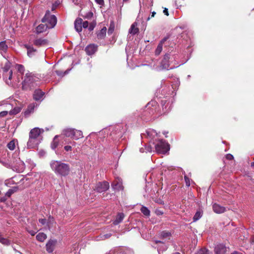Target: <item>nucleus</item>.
I'll return each instance as SVG.
<instances>
[{
	"label": "nucleus",
	"instance_id": "obj_39",
	"mask_svg": "<svg viewBox=\"0 0 254 254\" xmlns=\"http://www.w3.org/2000/svg\"><path fill=\"white\" fill-rule=\"evenodd\" d=\"M161 236L163 238H168L171 236V233L167 232H163L161 234Z\"/></svg>",
	"mask_w": 254,
	"mask_h": 254
},
{
	"label": "nucleus",
	"instance_id": "obj_8",
	"mask_svg": "<svg viewBox=\"0 0 254 254\" xmlns=\"http://www.w3.org/2000/svg\"><path fill=\"white\" fill-rule=\"evenodd\" d=\"M33 44L35 46L37 47H44L46 46L49 44V41L47 39L43 38L36 39L33 41Z\"/></svg>",
	"mask_w": 254,
	"mask_h": 254
},
{
	"label": "nucleus",
	"instance_id": "obj_20",
	"mask_svg": "<svg viewBox=\"0 0 254 254\" xmlns=\"http://www.w3.org/2000/svg\"><path fill=\"white\" fill-rule=\"evenodd\" d=\"M48 27L45 24H41L39 25L36 29L37 33H41L47 30Z\"/></svg>",
	"mask_w": 254,
	"mask_h": 254
},
{
	"label": "nucleus",
	"instance_id": "obj_59",
	"mask_svg": "<svg viewBox=\"0 0 254 254\" xmlns=\"http://www.w3.org/2000/svg\"><path fill=\"white\" fill-rule=\"evenodd\" d=\"M252 241L253 242H254V235L253 236V237H252Z\"/></svg>",
	"mask_w": 254,
	"mask_h": 254
},
{
	"label": "nucleus",
	"instance_id": "obj_25",
	"mask_svg": "<svg viewBox=\"0 0 254 254\" xmlns=\"http://www.w3.org/2000/svg\"><path fill=\"white\" fill-rule=\"evenodd\" d=\"M18 190V187L17 186H15L12 187V188L8 190L6 192L5 196L7 197H10L11 195L16 192Z\"/></svg>",
	"mask_w": 254,
	"mask_h": 254
},
{
	"label": "nucleus",
	"instance_id": "obj_43",
	"mask_svg": "<svg viewBox=\"0 0 254 254\" xmlns=\"http://www.w3.org/2000/svg\"><path fill=\"white\" fill-rule=\"evenodd\" d=\"M18 4L21 5L25 4L27 0H14Z\"/></svg>",
	"mask_w": 254,
	"mask_h": 254
},
{
	"label": "nucleus",
	"instance_id": "obj_29",
	"mask_svg": "<svg viewBox=\"0 0 254 254\" xmlns=\"http://www.w3.org/2000/svg\"><path fill=\"white\" fill-rule=\"evenodd\" d=\"M10 64H11L9 63V62L7 61L4 67H3V76H6V74L7 73V72L8 71L10 67Z\"/></svg>",
	"mask_w": 254,
	"mask_h": 254
},
{
	"label": "nucleus",
	"instance_id": "obj_22",
	"mask_svg": "<svg viewBox=\"0 0 254 254\" xmlns=\"http://www.w3.org/2000/svg\"><path fill=\"white\" fill-rule=\"evenodd\" d=\"M107 28L104 27L101 30L97 33V38L98 39H103L106 35Z\"/></svg>",
	"mask_w": 254,
	"mask_h": 254
},
{
	"label": "nucleus",
	"instance_id": "obj_46",
	"mask_svg": "<svg viewBox=\"0 0 254 254\" xmlns=\"http://www.w3.org/2000/svg\"><path fill=\"white\" fill-rule=\"evenodd\" d=\"M64 149L66 151H71L72 147L69 145H66L64 147Z\"/></svg>",
	"mask_w": 254,
	"mask_h": 254
},
{
	"label": "nucleus",
	"instance_id": "obj_50",
	"mask_svg": "<svg viewBox=\"0 0 254 254\" xmlns=\"http://www.w3.org/2000/svg\"><path fill=\"white\" fill-rule=\"evenodd\" d=\"M163 13L166 16H169V14L168 8H165L163 10Z\"/></svg>",
	"mask_w": 254,
	"mask_h": 254
},
{
	"label": "nucleus",
	"instance_id": "obj_4",
	"mask_svg": "<svg viewBox=\"0 0 254 254\" xmlns=\"http://www.w3.org/2000/svg\"><path fill=\"white\" fill-rule=\"evenodd\" d=\"M42 22L48 27V29H50L55 26L57 20L56 16L51 14L50 11L48 10L42 18Z\"/></svg>",
	"mask_w": 254,
	"mask_h": 254
},
{
	"label": "nucleus",
	"instance_id": "obj_1",
	"mask_svg": "<svg viewBox=\"0 0 254 254\" xmlns=\"http://www.w3.org/2000/svg\"><path fill=\"white\" fill-rule=\"evenodd\" d=\"M50 165L55 173L61 177H66L70 173V166L68 164L59 161H53Z\"/></svg>",
	"mask_w": 254,
	"mask_h": 254
},
{
	"label": "nucleus",
	"instance_id": "obj_27",
	"mask_svg": "<svg viewBox=\"0 0 254 254\" xmlns=\"http://www.w3.org/2000/svg\"><path fill=\"white\" fill-rule=\"evenodd\" d=\"M47 238V235L44 233H39L36 236V239L38 241L43 242Z\"/></svg>",
	"mask_w": 254,
	"mask_h": 254
},
{
	"label": "nucleus",
	"instance_id": "obj_11",
	"mask_svg": "<svg viewBox=\"0 0 254 254\" xmlns=\"http://www.w3.org/2000/svg\"><path fill=\"white\" fill-rule=\"evenodd\" d=\"M168 38H169L168 36L164 37L160 42V43L158 44L157 47L155 50V55L158 56L160 55V54L161 53V52L162 51V47H163V44L168 39Z\"/></svg>",
	"mask_w": 254,
	"mask_h": 254
},
{
	"label": "nucleus",
	"instance_id": "obj_49",
	"mask_svg": "<svg viewBox=\"0 0 254 254\" xmlns=\"http://www.w3.org/2000/svg\"><path fill=\"white\" fill-rule=\"evenodd\" d=\"M7 114V111H3V112H1L0 113V117H4Z\"/></svg>",
	"mask_w": 254,
	"mask_h": 254
},
{
	"label": "nucleus",
	"instance_id": "obj_24",
	"mask_svg": "<svg viewBox=\"0 0 254 254\" xmlns=\"http://www.w3.org/2000/svg\"><path fill=\"white\" fill-rule=\"evenodd\" d=\"M73 133V138L76 140L83 137L82 132L81 130L74 129Z\"/></svg>",
	"mask_w": 254,
	"mask_h": 254
},
{
	"label": "nucleus",
	"instance_id": "obj_47",
	"mask_svg": "<svg viewBox=\"0 0 254 254\" xmlns=\"http://www.w3.org/2000/svg\"><path fill=\"white\" fill-rule=\"evenodd\" d=\"M46 219L44 218V219H39V221L40 223H41L42 225H44L46 224Z\"/></svg>",
	"mask_w": 254,
	"mask_h": 254
},
{
	"label": "nucleus",
	"instance_id": "obj_37",
	"mask_svg": "<svg viewBox=\"0 0 254 254\" xmlns=\"http://www.w3.org/2000/svg\"><path fill=\"white\" fill-rule=\"evenodd\" d=\"M184 179L185 181V183H186V186H187L188 187H190V179H189V178L188 177H187V176H185Z\"/></svg>",
	"mask_w": 254,
	"mask_h": 254
},
{
	"label": "nucleus",
	"instance_id": "obj_61",
	"mask_svg": "<svg viewBox=\"0 0 254 254\" xmlns=\"http://www.w3.org/2000/svg\"><path fill=\"white\" fill-rule=\"evenodd\" d=\"M175 254H181L179 253H176Z\"/></svg>",
	"mask_w": 254,
	"mask_h": 254
},
{
	"label": "nucleus",
	"instance_id": "obj_16",
	"mask_svg": "<svg viewBox=\"0 0 254 254\" xmlns=\"http://www.w3.org/2000/svg\"><path fill=\"white\" fill-rule=\"evenodd\" d=\"M82 19L81 18H77L74 21V28L78 32H80L82 31Z\"/></svg>",
	"mask_w": 254,
	"mask_h": 254
},
{
	"label": "nucleus",
	"instance_id": "obj_33",
	"mask_svg": "<svg viewBox=\"0 0 254 254\" xmlns=\"http://www.w3.org/2000/svg\"><path fill=\"white\" fill-rule=\"evenodd\" d=\"M0 243L3 245H8L10 244V241L6 239L3 238L2 235L0 234Z\"/></svg>",
	"mask_w": 254,
	"mask_h": 254
},
{
	"label": "nucleus",
	"instance_id": "obj_28",
	"mask_svg": "<svg viewBox=\"0 0 254 254\" xmlns=\"http://www.w3.org/2000/svg\"><path fill=\"white\" fill-rule=\"evenodd\" d=\"M140 211L146 216H149L150 215V210L145 206H142L140 208Z\"/></svg>",
	"mask_w": 254,
	"mask_h": 254
},
{
	"label": "nucleus",
	"instance_id": "obj_51",
	"mask_svg": "<svg viewBox=\"0 0 254 254\" xmlns=\"http://www.w3.org/2000/svg\"><path fill=\"white\" fill-rule=\"evenodd\" d=\"M156 14V12L155 11H153L152 13H151V15L150 16H149L147 19V20H149L150 18H152V17H154L155 15Z\"/></svg>",
	"mask_w": 254,
	"mask_h": 254
},
{
	"label": "nucleus",
	"instance_id": "obj_6",
	"mask_svg": "<svg viewBox=\"0 0 254 254\" xmlns=\"http://www.w3.org/2000/svg\"><path fill=\"white\" fill-rule=\"evenodd\" d=\"M109 188V184L107 182L104 181L98 183L94 189V190L98 192H102L106 191Z\"/></svg>",
	"mask_w": 254,
	"mask_h": 254
},
{
	"label": "nucleus",
	"instance_id": "obj_7",
	"mask_svg": "<svg viewBox=\"0 0 254 254\" xmlns=\"http://www.w3.org/2000/svg\"><path fill=\"white\" fill-rule=\"evenodd\" d=\"M169 59L170 55L169 54H166L164 56L160 65V67L162 69H169L170 66Z\"/></svg>",
	"mask_w": 254,
	"mask_h": 254
},
{
	"label": "nucleus",
	"instance_id": "obj_52",
	"mask_svg": "<svg viewBox=\"0 0 254 254\" xmlns=\"http://www.w3.org/2000/svg\"><path fill=\"white\" fill-rule=\"evenodd\" d=\"M6 197V196L5 195V196H4V197H0V201L1 202H5L7 200V198Z\"/></svg>",
	"mask_w": 254,
	"mask_h": 254
},
{
	"label": "nucleus",
	"instance_id": "obj_5",
	"mask_svg": "<svg viewBox=\"0 0 254 254\" xmlns=\"http://www.w3.org/2000/svg\"><path fill=\"white\" fill-rule=\"evenodd\" d=\"M155 150L157 153L164 154L170 150V145L165 140H159L155 144Z\"/></svg>",
	"mask_w": 254,
	"mask_h": 254
},
{
	"label": "nucleus",
	"instance_id": "obj_30",
	"mask_svg": "<svg viewBox=\"0 0 254 254\" xmlns=\"http://www.w3.org/2000/svg\"><path fill=\"white\" fill-rule=\"evenodd\" d=\"M202 211L200 209L197 210L193 217V221L198 220L202 216Z\"/></svg>",
	"mask_w": 254,
	"mask_h": 254
},
{
	"label": "nucleus",
	"instance_id": "obj_55",
	"mask_svg": "<svg viewBox=\"0 0 254 254\" xmlns=\"http://www.w3.org/2000/svg\"><path fill=\"white\" fill-rule=\"evenodd\" d=\"M157 214V215H162L163 214V212H162V211H158L157 212H156Z\"/></svg>",
	"mask_w": 254,
	"mask_h": 254
},
{
	"label": "nucleus",
	"instance_id": "obj_40",
	"mask_svg": "<svg viewBox=\"0 0 254 254\" xmlns=\"http://www.w3.org/2000/svg\"><path fill=\"white\" fill-rule=\"evenodd\" d=\"M114 30V26H112L111 24L110 25L108 31V33L109 35L112 34Z\"/></svg>",
	"mask_w": 254,
	"mask_h": 254
},
{
	"label": "nucleus",
	"instance_id": "obj_38",
	"mask_svg": "<svg viewBox=\"0 0 254 254\" xmlns=\"http://www.w3.org/2000/svg\"><path fill=\"white\" fill-rule=\"evenodd\" d=\"M20 111V109L19 108H14L12 111H11V113L12 114L16 115L17 113H19Z\"/></svg>",
	"mask_w": 254,
	"mask_h": 254
},
{
	"label": "nucleus",
	"instance_id": "obj_13",
	"mask_svg": "<svg viewBox=\"0 0 254 254\" xmlns=\"http://www.w3.org/2000/svg\"><path fill=\"white\" fill-rule=\"evenodd\" d=\"M213 210L216 213H222L226 211V208L217 203H214L212 206Z\"/></svg>",
	"mask_w": 254,
	"mask_h": 254
},
{
	"label": "nucleus",
	"instance_id": "obj_48",
	"mask_svg": "<svg viewBox=\"0 0 254 254\" xmlns=\"http://www.w3.org/2000/svg\"><path fill=\"white\" fill-rule=\"evenodd\" d=\"M97 3L100 4V5H103L104 1V0H95Z\"/></svg>",
	"mask_w": 254,
	"mask_h": 254
},
{
	"label": "nucleus",
	"instance_id": "obj_10",
	"mask_svg": "<svg viewBox=\"0 0 254 254\" xmlns=\"http://www.w3.org/2000/svg\"><path fill=\"white\" fill-rule=\"evenodd\" d=\"M57 241L53 240H50L46 245V251L49 253H52L54 250L55 245Z\"/></svg>",
	"mask_w": 254,
	"mask_h": 254
},
{
	"label": "nucleus",
	"instance_id": "obj_57",
	"mask_svg": "<svg viewBox=\"0 0 254 254\" xmlns=\"http://www.w3.org/2000/svg\"><path fill=\"white\" fill-rule=\"evenodd\" d=\"M251 166L252 167H254V161L251 163Z\"/></svg>",
	"mask_w": 254,
	"mask_h": 254
},
{
	"label": "nucleus",
	"instance_id": "obj_45",
	"mask_svg": "<svg viewBox=\"0 0 254 254\" xmlns=\"http://www.w3.org/2000/svg\"><path fill=\"white\" fill-rule=\"evenodd\" d=\"M226 158L227 160H231L233 159L234 157L232 154H228L226 155Z\"/></svg>",
	"mask_w": 254,
	"mask_h": 254
},
{
	"label": "nucleus",
	"instance_id": "obj_60",
	"mask_svg": "<svg viewBox=\"0 0 254 254\" xmlns=\"http://www.w3.org/2000/svg\"><path fill=\"white\" fill-rule=\"evenodd\" d=\"M49 219H52V220H53V217H49Z\"/></svg>",
	"mask_w": 254,
	"mask_h": 254
},
{
	"label": "nucleus",
	"instance_id": "obj_36",
	"mask_svg": "<svg viewBox=\"0 0 254 254\" xmlns=\"http://www.w3.org/2000/svg\"><path fill=\"white\" fill-rule=\"evenodd\" d=\"M198 254H208V250L205 248H203L199 250Z\"/></svg>",
	"mask_w": 254,
	"mask_h": 254
},
{
	"label": "nucleus",
	"instance_id": "obj_9",
	"mask_svg": "<svg viewBox=\"0 0 254 254\" xmlns=\"http://www.w3.org/2000/svg\"><path fill=\"white\" fill-rule=\"evenodd\" d=\"M98 46L95 44H90L86 46L85 51L87 55L91 56L95 53L97 51Z\"/></svg>",
	"mask_w": 254,
	"mask_h": 254
},
{
	"label": "nucleus",
	"instance_id": "obj_56",
	"mask_svg": "<svg viewBox=\"0 0 254 254\" xmlns=\"http://www.w3.org/2000/svg\"><path fill=\"white\" fill-rule=\"evenodd\" d=\"M30 233L32 236H34L35 234V232L33 231L30 232Z\"/></svg>",
	"mask_w": 254,
	"mask_h": 254
},
{
	"label": "nucleus",
	"instance_id": "obj_58",
	"mask_svg": "<svg viewBox=\"0 0 254 254\" xmlns=\"http://www.w3.org/2000/svg\"><path fill=\"white\" fill-rule=\"evenodd\" d=\"M129 0H123V1L125 2H128Z\"/></svg>",
	"mask_w": 254,
	"mask_h": 254
},
{
	"label": "nucleus",
	"instance_id": "obj_26",
	"mask_svg": "<svg viewBox=\"0 0 254 254\" xmlns=\"http://www.w3.org/2000/svg\"><path fill=\"white\" fill-rule=\"evenodd\" d=\"M12 70H10L8 73L7 72V73L6 74V76H4V78H7L8 77V79H5V81L8 85L11 84V80L12 79Z\"/></svg>",
	"mask_w": 254,
	"mask_h": 254
},
{
	"label": "nucleus",
	"instance_id": "obj_18",
	"mask_svg": "<svg viewBox=\"0 0 254 254\" xmlns=\"http://www.w3.org/2000/svg\"><path fill=\"white\" fill-rule=\"evenodd\" d=\"M35 108L34 104H30L29 105L24 112V116L25 117L28 116L31 113H33Z\"/></svg>",
	"mask_w": 254,
	"mask_h": 254
},
{
	"label": "nucleus",
	"instance_id": "obj_31",
	"mask_svg": "<svg viewBox=\"0 0 254 254\" xmlns=\"http://www.w3.org/2000/svg\"><path fill=\"white\" fill-rule=\"evenodd\" d=\"M58 145H59V141L57 140V136H56L54 137L53 141L51 144V147L52 149H55L56 148H57L58 147Z\"/></svg>",
	"mask_w": 254,
	"mask_h": 254
},
{
	"label": "nucleus",
	"instance_id": "obj_14",
	"mask_svg": "<svg viewBox=\"0 0 254 254\" xmlns=\"http://www.w3.org/2000/svg\"><path fill=\"white\" fill-rule=\"evenodd\" d=\"M25 47L27 49V55L30 58H32L36 55V53L37 52V50L34 49L32 46L25 45Z\"/></svg>",
	"mask_w": 254,
	"mask_h": 254
},
{
	"label": "nucleus",
	"instance_id": "obj_2",
	"mask_svg": "<svg viewBox=\"0 0 254 254\" xmlns=\"http://www.w3.org/2000/svg\"><path fill=\"white\" fill-rule=\"evenodd\" d=\"M39 78L34 76L32 73H27L22 82V88L23 90H31L35 88L37 85Z\"/></svg>",
	"mask_w": 254,
	"mask_h": 254
},
{
	"label": "nucleus",
	"instance_id": "obj_42",
	"mask_svg": "<svg viewBox=\"0 0 254 254\" xmlns=\"http://www.w3.org/2000/svg\"><path fill=\"white\" fill-rule=\"evenodd\" d=\"M96 23H91L90 24L89 26L88 27V29L90 31H92L95 26Z\"/></svg>",
	"mask_w": 254,
	"mask_h": 254
},
{
	"label": "nucleus",
	"instance_id": "obj_32",
	"mask_svg": "<svg viewBox=\"0 0 254 254\" xmlns=\"http://www.w3.org/2000/svg\"><path fill=\"white\" fill-rule=\"evenodd\" d=\"M7 147L10 150H13L15 148V142L14 140L10 141L7 145Z\"/></svg>",
	"mask_w": 254,
	"mask_h": 254
},
{
	"label": "nucleus",
	"instance_id": "obj_41",
	"mask_svg": "<svg viewBox=\"0 0 254 254\" xmlns=\"http://www.w3.org/2000/svg\"><path fill=\"white\" fill-rule=\"evenodd\" d=\"M154 201L159 204H164L163 200L161 198H156L154 199Z\"/></svg>",
	"mask_w": 254,
	"mask_h": 254
},
{
	"label": "nucleus",
	"instance_id": "obj_17",
	"mask_svg": "<svg viewBox=\"0 0 254 254\" xmlns=\"http://www.w3.org/2000/svg\"><path fill=\"white\" fill-rule=\"evenodd\" d=\"M137 23L136 22H134L132 24L129 30V32L131 34L134 35L139 32V29L137 27Z\"/></svg>",
	"mask_w": 254,
	"mask_h": 254
},
{
	"label": "nucleus",
	"instance_id": "obj_35",
	"mask_svg": "<svg viewBox=\"0 0 254 254\" xmlns=\"http://www.w3.org/2000/svg\"><path fill=\"white\" fill-rule=\"evenodd\" d=\"M17 66L18 71L21 73L23 74L25 70L24 66L22 64H17Z\"/></svg>",
	"mask_w": 254,
	"mask_h": 254
},
{
	"label": "nucleus",
	"instance_id": "obj_3",
	"mask_svg": "<svg viewBox=\"0 0 254 254\" xmlns=\"http://www.w3.org/2000/svg\"><path fill=\"white\" fill-rule=\"evenodd\" d=\"M41 133L40 129L38 127L32 129L29 132V138L27 142L28 148H34L37 144V138Z\"/></svg>",
	"mask_w": 254,
	"mask_h": 254
},
{
	"label": "nucleus",
	"instance_id": "obj_54",
	"mask_svg": "<svg viewBox=\"0 0 254 254\" xmlns=\"http://www.w3.org/2000/svg\"><path fill=\"white\" fill-rule=\"evenodd\" d=\"M231 254H243L241 253L238 252L237 251H234L233 253H232Z\"/></svg>",
	"mask_w": 254,
	"mask_h": 254
},
{
	"label": "nucleus",
	"instance_id": "obj_53",
	"mask_svg": "<svg viewBox=\"0 0 254 254\" xmlns=\"http://www.w3.org/2000/svg\"><path fill=\"white\" fill-rule=\"evenodd\" d=\"M93 16V13L92 12H89L87 13V15L86 16V18L92 17Z\"/></svg>",
	"mask_w": 254,
	"mask_h": 254
},
{
	"label": "nucleus",
	"instance_id": "obj_34",
	"mask_svg": "<svg viewBox=\"0 0 254 254\" xmlns=\"http://www.w3.org/2000/svg\"><path fill=\"white\" fill-rule=\"evenodd\" d=\"M7 49V46L6 45L5 42L2 41L0 42V51L5 52Z\"/></svg>",
	"mask_w": 254,
	"mask_h": 254
},
{
	"label": "nucleus",
	"instance_id": "obj_19",
	"mask_svg": "<svg viewBox=\"0 0 254 254\" xmlns=\"http://www.w3.org/2000/svg\"><path fill=\"white\" fill-rule=\"evenodd\" d=\"M125 217V215L123 213H119L117 214L116 219L114 221L113 224L115 225H117L119 224L120 223H121L124 218Z\"/></svg>",
	"mask_w": 254,
	"mask_h": 254
},
{
	"label": "nucleus",
	"instance_id": "obj_44",
	"mask_svg": "<svg viewBox=\"0 0 254 254\" xmlns=\"http://www.w3.org/2000/svg\"><path fill=\"white\" fill-rule=\"evenodd\" d=\"M88 25H89V23L87 21L82 22V28L83 27L84 28H86L88 27Z\"/></svg>",
	"mask_w": 254,
	"mask_h": 254
},
{
	"label": "nucleus",
	"instance_id": "obj_23",
	"mask_svg": "<svg viewBox=\"0 0 254 254\" xmlns=\"http://www.w3.org/2000/svg\"><path fill=\"white\" fill-rule=\"evenodd\" d=\"M74 130L73 128H66L64 130V134L66 137L73 138Z\"/></svg>",
	"mask_w": 254,
	"mask_h": 254
},
{
	"label": "nucleus",
	"instance_id": "obj_12",
	"mask_svg": "<svg viewBox=\"0 0 254 254\" xmlns=\"http://www.w3.org/2000/svg\"><path fill=\"white\" fill-rule=\"evenodd\" d=\"M214 252L215 254H225L226 253V248L223 245H218L215 247Z\"/></svg>",
	"mask_w": 254,
	"mask_h": 254
},
{
	"label": "nucleus",
	"instance_id": "obj_21",
	"mask_svg": "<svg viewBox=\"0 0 254 254\" xmlns=\"http://www.w3.org/2000/svg\"><path fill=\"white\" fill-rule=\"evenodd\" d=\"M113 188L117 191L123 190H124V186L122 182H117L112 185Z\"/></svg>",
	"mask_w": 254,
	"mask_h": 254
},
{
	"label": "nucleus",
	"instance_id": "obj_15",
	"mask_svg": "<svg viewBox=\"0 0 254 254\" xmlns=\"http://www.w3.org/2000/svg\"><path fill=\"white\" fill-rule=\"evenodd\" d=\"M45 93L39 89H36L33 94V98L36 101L40 100L43 96Z\"/></svg>",
	"mask_w": 254,
	"mask_h": 254
}]
</instances>
